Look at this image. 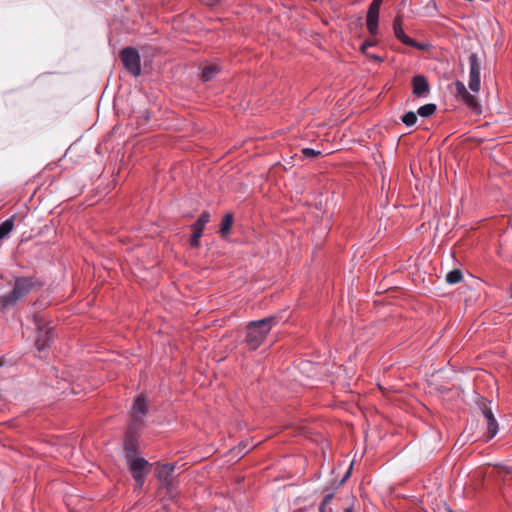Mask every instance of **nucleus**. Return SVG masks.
I'll list each match as a JSON object with an SVG mask.
<instances>
[{
  "label": "nucleus",
  "instance_id": "nucleus-1",
  "mask_svg": "<svg viewBox=\"0 0 512 512\" xmlns=\"http://www.w3.org/2000/svg\"><path fill=\"white\" fill-rule=\"evenodd\" d=\"M42 286L43 283L35 277L16 278L13 289L2 296V308L14 306L20 299L33 291L40 290Z\"/></svg>",
  "mask_w": 512,
  "mask_h": 512
},
{
  "label": "nucleus",
  "instance_id": "nucleus-2",
  "mask_svg": "<svg viewBox=\"0 0 512 512\" xmlns=\"http://www.w3.org/2000/svg\"><path fill=\"white\" fill-rule=\"evenodd\" d=\"M275 322L276 317L270 316L247 325L245 342L249 349L256 350L264 342Z\"/></svg>",
  "mask_w": 512,
  "mask_h": 512
},
{
  "label": "nucleus",
  "instance_id": "nucleus-3",
  "mask_svg": "<svg viewBox=\"0 0 512 512\" xmlns=\"http://www.w3.org/2000/svg\"><path fill=\"white\" fill-rule=\"evenodd\" d=\"M175 463L158 464L156 468V477L159 481V495L163 498L173 500L177 496V489L174 484Z\"/></svg>",
  "mask_w": 512,
  "mask_h": 512
},
{
  "label": "nucleus",
  "instance_id": "nucleus-4",
  "mask_svg": "<svg viewBox=\"0 0 512 512\" xmlns=\"http://www.w3.org/2000/svg\"><path fill=\"white\" fill-rule=\"evenodd\" d=\"M120 57L125 69L137 77L141 73V58L137 49L133 47H125L120 52Z\"/></svg>",
  "mask_w": 512,
  "mask_h": 512
},
{
  "label": "nucleus",
  "instance_id": "nucleus-5",
  "mask_svg": "<svg viewBox=\"0 0 512 512\" xmlns=\"http://www.w3.org/2000/svg\"><path fill=\"white\" fill-rule=\"evenodd\" d=\"M491 401L486 398H480L477 401V406L479 410L482 412L486 422H487V433L486 438L487 440H491L495 437V435L498 432V422L496 421L492 407H491Z\"/></svg>",
  "mask_w": 512,
  "mask_h": 512
},
{
  "label": "nucleus",
  "instance_id": "nucleus-6",
  "mask_svg": "<svg viewBox=\"0 0 512 512\" xmlns=\"http://www.w3.org/2000/svg\"><path fill=\"white\" fill-rule=\"evenodd\" d=\"M127 461L133 479L139 487H142L149 472L150 464L143 457H132L127 459Z\"/></svg>",
  "mask_w": 512,
  "mask_h": 512
},
{
  "label": "nucleus",
  "instance_id": "nucleus-7",
  "mask_svg": "<svg viewBox=\"0 0 512 512\" xmlns=\"http://www.w3.org/2000/svg\"><path fill=\"white\" fill-rule=\"evenodd\" d=\"M469 88L472 92L478 93L480 90V71H481V59L477 53H471L469 56Z\"/></svg>",
  "mask_w": 512,
  "mask_h": 512
},
{
  "label": "nucleus",
  "instance_id": "nucleus-8",
  "mask_svg": "<svg viewBox=\"0 0 512 512\" xmlns=\"http://www.w3.org/2000/svg\"><path fill=\"white\" fill-rule=\"evenodd\" d=\"M402 25H403L402 16L400 14H397L393 21V30H394L395 37L399 41H401L403 44H405L409 47H413L418 50H424L427 47V45L419 43V42L415 41L414 39L410 38L409 36H407L403 30Z\"/></svg>",
  "mask_w": 512,
  "mask_h": 512
},
{
  "label": "nucleus",
  "instance_id": "nucleus-9",
  "mask_svg": "<svg viewBox=\"0 0 512 512\" xmlns=\"http://www.w3.org/2000/svg\"><path fill=\"white\" fill-rule=\"evenodd\" d=\"M138 430V426L130 424L125 433L124 449L126 451L127 459L136 457V453L138 451Z\"/></svg>",
  "mask_w": 512,
  "mask_h": 512
},
{
  "label": "nucleus",
  "instance_id": "nucleus-10",
  "mask_svg": "<svg viewBox=\"0 0 512 512\" xmlns=\"http://www.w3.org/2000/svg\"><path fill=\"white\" fill-rule=\"evenodd\" d=\"M382 3L383 0H373L368 7L366 25L368 32L372 36L378 34L379 11Z\"/></svg>",
  "mask_w": 512,
  "mask_h": 512
},
{
  "label": "nucleus",
  "instance_id": "nucleus-11",
  "mask_svg": "<svg viewBox=\"0 0 512 512\" xmlns=\"http://www.w3.org/2000/svg\"><path fill=\"white\" fill-rule=\"evenodd\" d=\"M148 413V405L146 402V399L143 395H139L135 398L132 411H131V418L132 423L136 426H140L143 423V417Z\"/></svg>",
  "mask_w": 512,
  "mask_h": 512
},
{
  "label": "nucleus",
  "instance_id": "nucleus-12",
  "mask_svg": "<svg viewBox=\"0 0 512 512\" xmlns=\"http://www.w3.org/2000/svg\"><path fill=\"white\" fill-rule=\"evenodd\" d=\"M37 337L35 339V347L39 352L49 348L54 340V329L52 327L43 328L37 324Z\"/></svg>",
  "mask_w": 512,
  "mask_h": 512
},
{
  "label": "nucleus",
  "instance_id": "nucleus-13",
  "mask_svg": "<svg viewBox=\"0 0 512 512\" xmlns=\"http://www.w3.org/2000/svg\"><path fill=\"white\" fill-rule=\"evenodd\" d=\"M412 93L417 97L426 96L430 91L428 80L423 75H416L412 78Z\"/></svg>",
  "mask_w": 512,
  "mask_h": 512
},
{
  "label": "nucleus",
  "instance_id": "nucleus-14",
  "mask_svg": "<svg viewBox=\"0 0 512 512\" xmlns=\"http://www.w3.org/2000/svg\"><path fill=\"white\" fill-rule=\"evenodd\" d=\"M234 223V215L231 212H228L224 215L219 233L222 238H225L229 233Z\"/></svg>",
  "mask_w": 512,
  "mask_h": 512
},
{
  "label": "nucleus",
  "instance_id": "nucleus-15",
  "mask_svg": "<svg viewBox=\"0 0 512 512\" xmlns=\"http://www.w3.org/2000/svg\"><path fill=\"white\" fill-rule=\"evenodd\" d=\"M210 220V213L208 211H203L199 218L192 224V230L193 232L197 233L198 234H203V230L205 228V225L209 222Z\"/></svg>",
  "mask_w": 512,
  "mask_h": 512
},
{
  "label": "nucleus",
  "instance_id": "nucleus-16",
  "mask_svg": "<svg viewBox=\"0 0 512 512\" xmlns=\"http://www.w3.org/2000/svg\"><path fill=\"white\" fill-rule=\"evenodd\" d=\"M22 217L12 215L9 219L2 222V239L5 238L14 228L15 221L22 222Z\"/></svg>",
  "mask_w": 512,
  "mask_h": 512
},
{
  "label": "nucleus",
  "instance_id": "nucleus-17",
  "mask_svg": "<svg viewBox=\"0 0 512 512\" xmlns=\"http://www.w3.org/2000/svg\"><path fill=\"white\" fill-rule=\"evenodd\" d=\"M218 72L219 69L216 65L205 66L201 72V80L203 82L210 81L217 75Z\"/></svg>",
  "mask_w": 512,
  "mask_h": 512
},
{
  "label": "nucleus",
  "instance_id": "nucleus-18",
  "mask_svg": "<svg viewBox=\"0 0 512 512\" xmlns=\"http://www.w3.org/2000/svg\"><path fill=\"white\" fill-rule=\"evenodd\" d=\"M436 109H437V107L435 104L429 103V104H425V105L419 107L417 110V113L421 117H430L431 115H433L435 113Z\"/></svg>",
  "mask_w": 512,
  "mask_h": 512
},
{
  "label": "nucleus",
  "instance_id": "nucleus-19",
  "mask_svg": "<svg viewBox=\"0 0 512 512\" xmlns=\"http://www.w3.org/2000/svg\"><path fill=\"white\" fill-rule=\"evenodd\" d=\"M463 278L462 272L459 269L451 270L446 275V281L449 284H457L459 283Z\"/></svg>",
  "mask_w": 512,
  "mask_h": 512
},
{
  "label": "nucleus",
  "instance_id": "nucleus-20",
  "mask_svg": "<svg viewBox=\"0 0 512 512\" xmlns=\"http://www.w3.org/2000/svg\"><path fill=\"white\" fill-rule=\"evenodd\" d=\"M463 102L472 110H478L480 108L477 98L470 94L466 93L463 97H461Z\"/></svg>",
  "mask_w": 512,
  "mask_h": 512
},
{
  "label": "nucleus",
  "instance_id": "nucleus-21",
  "mask_svg": "<svg viewBox=\"0 0 512 512\" xmlns=\"http://www.w3.org/2000/svg\"><path fill=\"white\" fill-rule=\"evenodd\" d=\"M401 120L406 126H413L417 122L416 113L409 111L402 116Z\"/></svg>",
  "mask_w": 512,
  "mask_h": 512
},
{
  "label": "nucleus",
  "instance_id": "nucleus-22",
  "mask_svg": "<svg viewBox=\"0 0 512 512\" xmlns=\"http://www.w3.org/2000/svg\"><path fill=\"white\" fill-rule=\"evenodd\" d=\"M302 154L305 158H316L321 155V152L312 148H304L302 149Z\"/></svg>",
  "mask_w": 512,
  "mask_h": 512
},
{
  "label": "nucleus",
  "instance_id": "nucleus-23",
  "mask_svg": "<svg viewBox=\"0 0 512 512\" xmlns=\"http://www.w3.org/2000/svg\"><path fill=\"white\" fill-rule=\"evenodd\" d=\"M455 87L457 96L463 97L466 93H468L465 85L459 80L455 82Z\"/></svg>",
  "mask_w": 512,
  "mask_h": 512
},
{
  "label": "nucleus",
  "instance_id": "nucleus-24",
  "mask_svg": "<svg viewBox=\"0 0 512 512\" xmlns=\"http://www.w3.org/2000/svg\"><path fill=\"white\" fill-rule=\"evenodd\" d=\"M201 234H198L193 232L192 235H191V238H190V245L191 247L193 248H198L200 246V238H201Z\"/></svg>",
  "mask_w": 512,
  "mask_h": 512
},
{
  "label": "nucleus",
  "instance_id": "nucleus-25",
  "mask_svg": "<svg viewBox=\"0 0 512 512\" xmlns=\"http://www.w3.org/2000/svg\"><path fill=\"white\" fill-rule=\"evenodd\" d=\"M150 112L148 110H144L141 112V114L137 117L139 124H146L150 120Z\"/></svg>",
  "mask_w": 512,
  "mask_h": 512
},
{
  "label": "nucleus",
  "instance_id": "nucleus-26",
  "mask_svg": "<svg viewBox=\"0 0 512 512\" xmlns=\"http://www.w3.org/2000/svg\"><path fill=\"white\" fill-rule=\"evenodd\" d=\"M352 468H353V463L350 465L349 469L347 470V472L345 473V475L343 476V478L339 481L337 487L343 485L347 480L348 478L350 477L351 475V472H352Z\"/></svg>",
  "mask_w": 512,
  "mask_h": 512
},
{
  "label": "nucleus",
  "instance_id": "nucleus-27",
  "mask_svg": "<svg viewBox=\"0 0 512 512\" xmlns=\"http://www.w3.org/2000/svg\"><path fill=\"white\" fill-rule=\"evenodd\" d=\"M366 57H368L369 59L375 61V62H378V63H382L384 61V59L376 54H373V53H370L368 52Z\"/></svg>",
  "mask_w": 512,
  "mask_h": 512
},
{
  "label": "nucleus",
  "instance_id": "nucleus-28",
  "mask_svg": "<svg viewBox=\"0 0 512 512\" xmlns=\"http://www.w3.org/2000/svg\"><path fill=\"white\" fill-rule=\"evenodd\" d=\"M333 498H334V492L327 493L324 496L321 503L327 506L332 501Z\"/></svg>",
  "mask_w": 512,
  "mask_h": 512
},
{
  "label": "nucleus",
  "instance_id": "nucleus-29",
  "mask_svg": "<svg viewBox=\"0 0 512 512\" xmlns=\"http://www.w3.org/2000/svg\"><path fill=\"white\" fill-rule=\"evenodd\" d=\"M239 449H240V452H244L246 453L247 451L250 450V446L248 444V442H241L240 445H239Z\"/></svg>",
  "mask_w": 512,
  "mask_h": 512
},
{
  "label": "nucleus",
  "instance_id": "nucleus-30",
  "mask_svg": "<svg viewBox=\"0 0 512 512\" xmlns=\"http://www.w3.org/2000/svg\"><path fill=\"white\" fill-rule=\"evenodd\" d=\"M362 44L365 45L367 48H369V47L375 46L377 44V42L374 40H365Z\"/></svg>",
  "mask_w": 512,
  "mask_h": 512
},
{
  "label": "nucleus",
  "instance_id": "nucleus-31",
  "mask_svg": "<svg viewBox=\"0 0 512 512\" xmlns=\"http://www.w3.org/2000/svg\"><path fill=\"white\" fill-rule=\"evenodd\" d=\"M360 51L366 56L368 53V48L365 45L361 44Z\"/></svg>",
  "mask_w": 512,
  "mask_h": 512
},
{
  "label": "nucleus",
  "instance_id": "nucleus-32",
  "mask_svg": "<svg viewBox=\"0 0 512 512\" xmlns=\"http://www.w3.org/2000/svg\"><path fill=\"white\" fill-rule=\"evenodd\" d=\"M319 512H326V505L321 503L319 506Z\"/></svg>",
  "mask_w": 512,
  "mask_h": 512
},
{
  "label": "nucleus",
  "instance_id": "nucleus-33",
  "mask_svg": "<svg viewBox=\"0 0 512 512\" xmlns=\"http://www.w3.org/2000/svg\"><path fill=\"white\" fill-rule=\"evenodd\" d=\"M344 512H355L353 506H349L344 509Z\"/></svg>",
  "mask_w": 512,
  "mask_h": 512
},
{
  "label": "nucleus",
  "instance_id": "nucleus-34",
  "mask_svg": "<svg viewBox=\"0 0 512 512\" xmlns=\"http://www.w3.org/2000/svg\"><path fill=\"white\" fill-rule=\"evenodd\" d=\"M509 290H510L511 297H512V285L510 286Z\"/></svg>",
  "mask_w": 512,
  "mask_h": 512
}]
</instances>
